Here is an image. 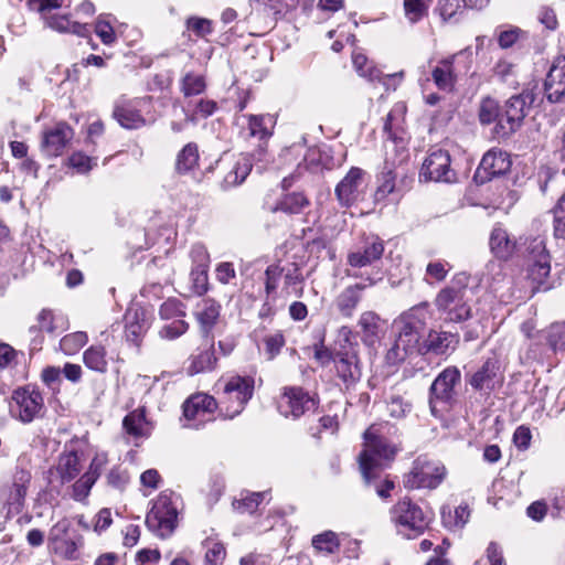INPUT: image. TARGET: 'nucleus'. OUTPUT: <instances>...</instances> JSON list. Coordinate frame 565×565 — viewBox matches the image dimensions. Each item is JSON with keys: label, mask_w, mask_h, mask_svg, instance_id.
I'll use <instances>...</instances> for the list:
<instances>
[{"label": "nucleus", "mask_w": 565, "mask_h": 565, "mask_svg": "<svg viewBox=\"0 0 565 565\" xmlns=\"http://www.w3.org/2000/svg\"><path fill=\"white\" fill-rule=\"evenodd\" d=\"M256 370L249 374L234 373L224 379L220 395V417L233 419L243 413L255 394Z\"/></svg>", "instance_id": "1"}, {"label": "nucleus", "mask_w": 565, "mask_h": 565, "mask_svg": "<svg viewBox=\"0 0 565 565\" xmlns=\"http://www.w3.org/2000/svg\"><path fill=\"white\" fill-rule=\"evenodd\" d=\"M398 162L385 159L382 171L377 174V186L375 200H385L393 193L407 192L414 182L413 173L409 172V154L406 149L398 152Z\"/></svg>", "instance_id": "2"}, {"label": "nucleus", "mask_w": 565, "mask_h": 565, "mask_svg": "<svg viewBox=\"0 0 565 565\" xmlns=\"http://www.w3.org/2000/svg\"><path fill=\"white\" fill-rule=\"evenodd\" d=\"M180 497L172 490L161 491L153 500L146 515L147 527L158 537H170L178 526Z\"/></svg>", "instance_id": "3"}, {"label": "nucleus", "mask_w": 565, "mask_h": 565, "mask_svg": "<svg viewBox=\"0 0 565 565\" xmlns=\"http://www.w3.org/2000/svg\"><path fill=\"white\" fill-rule=\"evenodd\" d=\"M461 383V372L457 366H447L433 381L428 392L430 413L440 417L450 412L457 403V387Z\"/></svg>", "instance_id": "4"}, {"label": "nucleus", "mask_w": 565, "mask_h": 565, "mask_svg": "<svg viewBox=\"0 0 565 565\" xmlns=\"http://www.w3.org/2000/svg\"><path fill=\"white\" fill-rule=\"evenodd\" d=\"M472 62V52L469 49L443 57L431 67V79L439 90L451 93L459 77L469 73Z\"/></svg>", "instance_id": "5"}, {"label": "nucleus", "mask_w": 565, "mask_h": 565, "mask_svg": "<svg viewBox=\"0 0 565 565\" xmlns=\"http://www.w3.org/2000/svg\"><path fill=\"white\" fill-rule=\"evenodd\" d=\"M319 406V394L300 385L284 386L277 404L279 414L294 420H298L310 413H317Z\"/></svg>", "instance_id": "6"}, {"label": "nucleus", "mask_w": 565, "mask_h": 565, "mask_svg": "<svg viewBox=\"0 0 565 565\" xmlns=\"http://www.w3.org/2000/svg\"><path fill=\"white\" fill-rule=\"evenodd\" d=\"M152 105V96H119L113 104L111 118L126 130H139L151 121L147 118Z\"/></svg>", "instance_id": "7"}, {"label": "nucleus", "mask_w": 565, "mask_h": 565, "mask_svg": "<svg viewBox=\"0 0 565 565\" xmlns=\"http://www.w3.org/2000/svg\"><path fill=\"white\" fill-rule=\"evenodd\" d=\"M446 477L447 469L443 462L420 455L413 461L409 471L404 473L403 486L407 490H435Z\"/></svg>", "instance_id": "8"}, {"label": "nucleus", "mask_w": 565, "mask_h": 565, "mask_svg": "<svg viewBox=\"0 0 565 565\" xmlns=\"http://www.w3.org/2000/svg\"><path fill=\"white\" fill-rule=\"evenodd\" d=\"M390 520L398 533L422 535L428 527L429 519L411 497L399 498L390 508Z\"/></svg>", "instance_id": "9"}, {"label": "nucleus", "mask_w": 565, "mask_h": 565, "mask_svg": "<svg viewBox=\"0 0 565 565\" xmlns=\"http://www.w3.org/2000/svg\"><path fill=\"white\" fill-rule=\"evenodd\" d=\"M466 295V284L458 285L454 281L437 292L434 305L445 321L460 323L471 318L472 311Z\"/></svg>", "instance_id": "10"}, {"label": "nucleus", "mask_w": 565, "mask_h": 565, "mask_svg": "<svg viewBox=\"0 0 565 565\" xmlns=\"http://www.w3.org/2000/svg\"><path fill=\"white\" fill-rule=\"evenodd\" d=\"M9 407L12 417L29 424L40 417L44 411V397L36 385L25 384L12 391Z\"/></svg>", "instance_id": "11"}, {"label": "nucleus", "mask_w": 565, "mask_h": 565, "mask_svg": "<svg viewBox=\"0 0 565 565\" xmlns=\"http://www.w3.org/2000/svg\"><path fill=\"white\" fill-rule=\"evenodd\" d=\"M72 523L67 518H62L54 523L47 535V548L50 553L63 561L74 562L81 558V548L84 546L82 535L70 537Z\"/></svg>", "instance_id": "12"}, {"label": "nucleus", "mask_w": 565, "mask_h": 565, "mask_svg": "<svg viewBox=\"0 0 565 565\" xmlns=\"http://www.w3.org/2000/svg\"><path fill=\"white\" fill-rule=\"evenodd\" d=\"M428 318L429 303L427 301L420 302L403 312L395 322L398 328L397 339L399 344L412 348L415 351L426 329Z\"/></svg>", "instance_id": "13"}, {"label": "nucleus", "mask_w": 565, "mask_h": 565, "mask_svg": "<svg viewBox=\"0 0 565 565\" xmlns=\"http://www.w3.org/2000/svg\"><path fill=\"white\" fill-rule=\"evenodd\" d=\"M252 169L253 163L250 158L247 154L239 153L231 159H217L204 170V174L217 171L221 177L220 188L223 191H228L241 185L249 175Z\"/></svg>", "instance_id": "14"}, {"label": "nucleus", "mask_w": 565, "mask_h": 565, "mask_svg": "<svg viewBox=\"0 0 565 565\" xmlns=\"http://www.w3.org/2000/svg\"><path fill=\"white\" fill-rule=\"evenodd\" d=\"M220 412L218 401L207 394L198 392L190 395L182 404V419L186 422L183 427L199 429L206 415Z\"/></svg>", "instance_id": "15"}, {"label": "nucleus", "mask_w": 565, "mask_h": 565, "mask_svg": "<svg viewBox=\"0 0 565 565\" xmlns=\"http://www.w3.org/2000/svg\"><path fill=\"white\" fill-rule=\"evenodd\" d=\"M419 178L424 181L451 183L456 181L457 173L451 168V157L447 150L431 149L425 158Z\"/></svg>", "instance_id": "16"}, {"label": "nucleus", "mask_w": 565, "mask_h": 565, "mask_svg": "<svg viewBox=\"0 0 565 565\" xmlns=\"http://www.w3.org/2000/svg\"><path fill=\"white\" fill-rule=\"evenodd\" d=\"M511 167L510 154L502 149L492 148L483 154L473 179L477 183L484 184L494 178L507 174Z\"/></svg>", "instance_id": "17"}, {"label": "nucleus", "mask_w": 565, "mask_h": 565, "mask_svg": "<svg viewBox=\"0 0 565 565\" xmlns=\"http://www.w3.org/2000/svg\"><path fill=\"white\" fill-rule=\"evenodd\" d=\"M535 96L532 90L523 89L520 94L511 96L505 103V125H500L502 132H516L531 105L534 103Z\"/></svg>", "instance_id": "18"}, {"label": "nucleus", "mask_w": 565, "mask_h": 565, "mask_svg": "<svg viewBox=\"0 0 565 565\" xmlns=\"http://www.w3.org/2000/svg\"><path fill=\"white\" fill-rule=\"evenodd\" d=\"M74 137V129L66 121H58L42 135L41 149L49 157H60Z\"/></svg>", "instance_id": "19"}, {"label": "nucleus", "mask_w": 565, "mask_h": 565, "mask_svg": "<svg viewBox=\"0 0 565 565\" xmlns=\"http://www.w3.org/2000/svg\"><path fill=\"white\" fill-rule=\"evenodd\" d=\"M222 305L211 297L202 298L195 306L193 316L202 338L214 339L213 330L221 318Z\"/></svg>", "instance_id": "20"}, {"label": "nucleus", "mask_w": 565, "mask_h": 565, "mask_svg": "<svg viewBox=\"0 0 565 565\" xmlns=\"http://www.w3.org/2000/svg\"><path fill=\"white\" fill-rule=\"evenodd\" d=\"M334 371L347 388L354 386L361 379L362 372L358 352L354 349L337 351Z\"/></svg>", "instance_id": "21"}, {"label": "nucleus", "mask_w": 565, "mask_h": 565, "mask_svg": "<svg viewBox=\"0 0 565 565\" xmlns=\"http://www.w3.org/2000/svg\"><path fill=\"white\" fill-rule=\"evenodd\" d=\"M364 448L361 452H366L370 457H379L388 461L394 460L398 448L381 434L380 426L371 425L364 433Z\"/></svg>", "instance_id": "22"}, {"label": "nucleus", "mask_w": 565, "mask_h": 565, "mask_svg": "<svg viewBox=\"0 0 565 565\" xmlns=\"http://www.w3.org/2000/svg\"><path fill=\"white\" fill-rule=\"evenodd\" d=\"M502 380L500 362L497 358L492 356L483 361L482 365L471 374L468 383L477 392L484 391L491 393Z\"/></svg>", "instance_id": "23"}, {"label": "nucleus", "mask_w": 565, "mask_h": 565, "mask_svg": "<svg viewBox=\"0 0 565 565\" xmlns=\"http://www.w3.org/2000/svg\"><path fill=\"white\" fill-rule=\"evenodd\" d=\"M206 341L200 345L186 360V374L194 376L201 373L213 372L217 367L218 359L215 353L214 339L204 338Z\"/></svg>", "instance_id": "24"}, {"label": "nucleus", "mask_w": 565, "mask_h": 565, "mask_svg": "<svg viewBox=\"0 0 565 565\" xmlns=\"http://www.w3.org/2000/svg\"><path fill=\"white\" fill-rule=\"evenodd\" d=\"M478 117L481 125L494 124L493 137L497 139H508L514 132H502L500 125H505V108L492 97H484L480 102Z\"/></svg>", "instance_id": "25"}, {"label": "nucleus", "mask_w": 565, "mask_h": 565, "mask_svg": "<svg viewBox=\"0 0 565 565\" xmlns=\"http://www.w3.org/2000/svg\"><path fill=\"white\" fill-rule=\"evenodd\" d=\"M384 250L383 239L379 236H371L365 239L361 248L348 254L347 264L353 268L371 266L382 258Z\"/></svg>", "instance_id": "26"}, {"label": "nucleus", "mask_w": 565, "mask_h": 565, "mask_svg": "<svg viewBox=\"0 0 565 565\" xmlns=\"http://www.w3.org/2000/svg\"><path fill=\"white\" fill-rule=\"evenodd\" d=\"M364 174L361 168L352 167L337 184L334 193L341 206L350 207L358 201L359 186Z\"/></svg>", "instance_id": "27"}, {"label": "nucleus", "mask_w": 565, "mask_h": 565, "mask_svg": "<svg viewBox=\"0 0 565 565\" xmlns=\"http://www.w3.org/2000/svg\"><path fill=\"white\" fill-rule=\"evenodd\" d=\"M544 92L552 103L559 102L565 95V55L554 58L544 82Z\"/></svg>", "instance_id": "28"}, {"label": "nucleus", "mask_w": 565, "mask_h": 565, "mask_svg": "<svg viewBox=\"0 0 565 565\" xmlns=\"http://www.w3.org/2000/svg\"><path fill=\"white\" fill-rule=\"evenodd\" d=\"M124 319L126 341L139 349L143 337L149 329L146 311L141 307L129 308L126 311Z\"/></svg>", "instance_id": "29"}, {"label": "nucleus", "mask_w": 565, "mask_h": 565, "mask_svg": "<svg viewBox=\"0 0 565 565\" xmlns=\"http://www.w3.org/2000/svg\"><path fill=\"white\" fill-rule=\"evenodd\" d=\"M146 278L142 295L157 289L161 291L163 285L172 282V268L168 262L156 257L146 266Z\"/></svg>", "instance_id": "30"}, {"label": "nucleus", "mask_w": 565, "mask_h": 565, "mask_svg": "<svg viewBox=\"0 0 565 565\" xmlns=\"http://www.w3.org/2000/svg\"><path fill=\"white\" fill-rule=\"evenodd\" d=\"M53 471L56 472L61 486L73 481L82 471L78 451L73 449L61 452L56 466L50 469V473Z\"/></svg>", "instance_id": "31"}, {"label": "nucleus", "mask_w": 565, "mask_h": 565, "mask_svg": "<svg viewBox=\"0 0 565 565\" xmlns=\"http://www.w3.org/2000/svg\"><path fill=\"white\" fill-rule=\"evenodd\" d=\"M361 341L366 347H374L383 332V320L375 311H364L358 320Z\"/></svg>", "instance_id": "32"}, {"label": "nucleus", "mask_w": 565, "mask_h": 565, "mask_svg": "<svg viewBox=\"0 0 565 565\" xmlns=\"http://www.w3.org/2000/svg\"><path fill=\"white\" fill-rule=\"evenodd\" d=\"M489 246L498 259L509 260L515 253L516 242L510 237L502 224L498 223L490 233Z\"/></svg>", "instance_id": "33"}, {"label": "nucleus", "mask_w": 565, "mask_h": 565, "mask_svg": "<svg viewBox=\"0 0 565 565\" xmlns=\"http://www.w3.org/2000/svg\"><path fill=\"white\" fill-rule=\"evenodd\" d=\"M526 278L531 282V292L534 295L541 290L551 289L547 282L551 273V257L527 262Z\"/></svg>", "instance_id": "34"}, {"label": "nucleus", "mask_w": 565, "mask_h": 565, "mask_svg": "<svg viewBox=\"0 0 565 565\" xmlns=\"http://www.w3.org/2000/svg\"><path fill=\"white\" fill-rule=\"evenodd\" d=\"M365 285L356 282L347 286L335 298V307L343 318H352L362 300Z\"/></svg>", "instance_id": "35"}, {"label": "nucleus", "mask_w": 565, "mask_h": 565, "mask_svg": "<svg viewBox=\"0 0 565 565\" xmlns=\"http://www.w3.org/2000/svg\"><path fill=\"white\" fill-rule=\"evenodd\" d=\"M200 148L194 141L185 143L175 156L174 172L179 175L193 173L200 167Z\"/></svg>", "instance_id": "36"}, {"label": "nucleus", "mask_w": 565, "mask_h": 565, "mask_svg": "<svg viewBox=\"0 0 565 565\" xmlns=\"http://www.w3.org/2000/svg\"><path fill=\"white\" fill-rule=\"evenodd\" d=\"M42 15L46 26L56 32L72 33L78 36H87L89 34L88 25L72 21L70 14H47L45 12Z\"/></svg>", "instance_id": "37"}, {"label": "nucleus", "mask_w": 565, "mask_h": 565, "mask_svg": "<svg viewBox=\"0 0 565 565\" xmlns=\"http://www.w3.org/2000/svg\"><path fill=\"white\" fill-rule=\"evenodd\" d=\"M311 205L309 196L303 191H292L282 194L276 202L274 212H281L288 215L303 213Z\"/></svg>", "instance_id": "38"}, {"label": "nucleus", "mask_w": 565, "mask_h": 565, "mask_svg": "<svg viewBox=\"0 0 565 565\" xmlns=\"http://www.w3.org/2000/svg\"><path fill=\"white\" fill-rule=\"evenodd\" d=\"M28 491L14 487L9 486L4 487L0 491V500L3 504V508L7 510V518L20 514L25 505V498Z\"/></svg>", "instance_id": "39"}, {"label": "nucleus", "mask_w": 565, "mask_h": 565, "mask_svg": "<svg viewBox=\"0 0 565 565\" xmlns=\"http://www.w3.org/2000/svg\"><path fill=\"white\" fill-rule=\"evenodd\" d=\"M99 466L93 460L88 470L82 475L72 486V497L76 501H84L88 498L90 490L99 478Z\"/></svg>", "instance_id": "40"}, {"label": "nucleus", "mask_w": 565, "mask_h": 565, "mask_svg": "<svg viewBox=\"0 0 565 565\" xmlns=\"http://www.w3.org/2000/svg\"><path fill=\"white\" fill-rule=\"evenodd\" d=\"M84 365L96 373L104 374L108 370L107 350L105 345L92 344L83 352Z\"/></svg>", "instance_id": "41"}, {"label": "nucleus", "mask_w": 565, "mask_h": 565, "mask_svg": "<svg viewBox=\"0 0 565 565\" xmlns=\"http://www.w3.org/2000/svg\"><path fill=\"white\" fill-rule=\"evenodd\" d=\"M340 430V420L337 414H324L320 416L317 423L306 425V433L316 440H321L323 433L337 435Z\"/></svg>", "instance_id": "42"}, {"label": "nucleus", "mask_w": 565, "mask_h": 565, "mask_svg": "<svg viewBox=\"0 0 565 565\" xmlns=\"http://www.w3.org/2000/svg\"><path fill=\"white\" fill-rule=\"evenodd\" d=\"M358 460L365 486H370L377 482L382 477L388 476L384 472L381 462L376 458L370 457L366 452H360Z\"/></svg>", "instance_id": "43"}, {"label": "nucleus", "mask_w": 565, "mask_h": 565, "mask_svg": "<svg viewBox=\"0 0 565 565\" xmlns=\"http://www.w3.org/2000/svg\"><path fill=\"white\" fill-rule=\"evenodd\" d=\"M311 546L316 554L333 555L340 551L341 541L335 532L327 530L312 536Z\"/></svg>", "instance_id": "44"}, {"label": "nucleus", "mask_w": 565, "mask_h": 565, "mask_svg": "<svg viewBox=\"0 0 565 565\" xmlns=\"http://www.w3.org/2000/svg\"><path fill=\"white\" fill-rule=\"evenodd\" d=\"M147 419L145 408H137L129 412L122 419L124 430L134 438L147 437L149 433L146 429Z\"/></svg>", "instance_id": "45"}, {"label": "nucleus", "mask_w": 565, "mask_h": 565, "mask_svg": "<svg viewBox=\"0 0 565 565\" xmlns=\"http://www.w3.org/2000/svg\"><path fill=\"white\" fill-rule=\"evenodd\" d=\"M184 25L185 30L183 35L188 36L189 40H192V35H194L196 39L209 41L207 36L214 32L213 21L206 18L196 15L189 17Z\"/></svg>", "instance_id": "46"}, {"label": "nucleus", "mask_w": 565, "mask_h": 565, "mask_svg": "<svg viewBox=\"0 0 565 565\" xmlns=\"http://www.w3.org/2000/svg\"><path fill=\"white\" fill-rule=\"evenodd\" d=\"M433 0H403L405 19L411 24H416L428 18Z\"/></svg>", "instance_id": "47"}, {"label": "nucleus", "mask_w": 565, "mask_h": 565, "mask_svg": "<svg viewBox=\"0 0 565 565\" xmlns=\"http://www.w3.org/2000/svg\"><path fill=\"white\" fill-rule=\"evenodd\" d=\"M471 510L467 503L459 504L454 511H441L443 524L448 529H461L470 519Z\"/></svg>", "instance_id": "48"}, {"label": "nucleus", "mask_w": 565, "mask_h": 565, "mask_svg": "<svg viewBox=\"0 0 565 565\" xmlns=\"http://www.w3.org/2000/svg\"><path fill=\"white\" fill-rule=\"evenodd\" d=\"M285 268L280 263H274L266 267L264 273V292L268 298H277V289L282 278Z\"/></svg>", "instance_id": "49"}, {"label": "nucleus", "mask_w": 565, "mask_h": 565, "mask_svg": "<svg viewBox=\"0 0 565 565\" xmlns=\"http://www.w3.org/2000/svg\"><path fill=\"white\" fill-rule=\"evenodd\" d=\"M284 289L289 294V289H294L296 297L301 298L303 296V281L305 277L301 273V268L297 263H291L290 266L285 269L282 274Z\"/></svg>", "instance_id": "50"}, {"label": "nucleus", "mask_w": 565, "mask_h": 565, "mask_svg": "<svg viewBox=\"0 0 565 565\" xmlns=\"http://www.w3.org/2000/svg\"><path fill=\"white\" fill-rule=\"evenodd\" d=\"M263 345L266 359L268 361L275 360L286 345V337L282 330H275L263 337Z\"/></svg>", "instance_id": "51"}, {"label": "nucleus", "mask_w": 565, "mask_h": 565, "mask_svg": "<svg viewBox=\"0 0 565 565\" xmlns=\"http://www.w3.org/2000/svg\"><path fill=\"white\" fill-rule=\"evenodd\" d=\"M206 89L205 77L192 72L186 73L180 82V90L184 97L203 94Z\"/></svg>", "instance_id": "52"}, {"label": "nucleus", "mask_w": 565, "mask_h": 565, "mask_svg": "<svg viewBox=\"0 0 565 565\" xmlns=\"http://www.w3.org/2000/svg\"><path fill=\"white\" fill-rule=\"evenodd\" d=\"M451 338H454V334L450 332L430 330L425 340V347L429 352L444 354L449 349Z\"/></svg>", "instance_id": "53"}, {"label": "nucleus", "mask_w": 565, "mask_h": 565, "mask_svg": "<svg viewBox=\"0 0 565 565\" xmlns=\"http://www.w3.org/2000/svg\"><path fill=\"white\" fill-rule=\"evenodd\" d=\"M88 342V335L84 331L65 334L60 340V349L66 355L76 354Z\"/></svg>", "instance_id": "54"}, {"label": "nucleus", "mask_w": 565, "mask_h": 565, "mask_svg": "<svg viewBox=\"0 0 565 565\" xmlns=\"http://www.w3.org/2000/svg\"><path fill=\"white\" fill-rule=\"evenodd\" d=\"M106 482L108 487L115 490L120 492L125 491L130 482L129 470L124 468L121 465L111 467L106 475Z\"/></svg>", "instance_id": "55"}, {"label": "nucleus", "mask_w": 565, "mask_h": 565, "mask_svg": "<svg viewBox=\"0 0 565 565\" xmlns=\"http://www.w3.org/2000/svg\"><path fill=\"white\" fill-rule=\"evenodd\" d=\"M66 166L72 168L79 174L88 173L95 166H97L96 158L89 157L83 151H74L66 161Z\"/></svg>", "instance_id": "56"}, {"label": "nucleus", "mask_w": 565, "mask_h": 565, "mask_svg": "<svg viewBox=\"0 0 565 565\" xmlns=\"http://www.w3.org/2000/svg\"><path fill=\"white\" fill-rule=\"evenodd\" d=\"M185 305L178 298L171 297L163 301L159 308V316L163 320L185 317Z\"/></svg>", "instance_id": "57"}, {"label": "nucleus", "mask_w": 565, "mask_h": 565, "mask_svg": "<svg viewBox=\"0 0 565 565\" xmlns=\"http://www.w3.org/2000/svg\"><path fill=\"white\" fill-rule=\"evenodd\" d=\"M265 499V492H253L233 502L234 509L241 514H254Z\"/></svg>", "instance_id": "58"}, {"label": "nucleus", "mask_w": 565, "mask_h": 565, "mask_svg": "<svg viewBox=\"0 0 565 565\" xmlns=\"http://www.w3.org/2000/svg\"><path fill=\"white\" fill-rule=\"evenodd\" d=\"M525 246V257L527 262L541 259L543 256L551 257L546 249L545 239L542 236L526 238Z\"/></svg>", "instance_id": "59"}, {"label": "nucleus", "mask_w": 565, "mask_h": 565, "mask_svg": "<svg viewBox=\"0 0 565 565\" xmlns=\"http://www.w3.org/2000/svg\"><path fill=\"white\" fill-rule=\"evenodd\" d=\"M226 557V548L223 543L209 541L204 555V565H222Z\"/></svg>", "instance_id": "60"}, {"label": "nucleus", "mask_w": 565, "mask_h": 565, "mask_svg": "<svg viewBox=\"0 0 565 565\" xmlns=\"http://www.w3.org/2000/svg\"><path fill=\"white\" fill-rule=\"evenodd\" d=\"M57 317L54 311L43 308L36 316V328L42 329L47 334H55L58 331Z\"/></svg>", "instance_id": "61"}, {"label": "nucleus", "mask_w": 565, "mask_h": 565, "mask_svg": "<svg viewBox=\"0 0 565 565\" xmlns=\"http://www.w3.org/2000/svg\"><path fill=\"white\" fill-rule=\"evenodd\" d=\"M267 117L264 115H249L248 116V129L253 137H257L259 140H266L271 136V131L266 125Z\"/></svg>", "instance_id": "62"}, {"label": "nucleus", "mask_w": 565, "mask_h": 565, "mask_svg": "<svg viewBox=\"0 0 565 565\" xmlns=\"http://www.w3.org/2000/svg\"><path fill=\"white\" fill-rule=\"evenodd\" d=\"M95 33L105 45H111L116 42L117 36L114 26L103 15L98 17L95 22Z\"/></svg>", "instance_id": "63"}, {"label": "nucleus", "mask_w": 565, "mask_h": 565, "mask_svg": "<svg viewBox=\"0 0 565 565\" xmlns=\"http://www.w3.org/2000/svg\"><path fill=\"white\" fill-rule=\"evenodd\" d=\"M554 235L556 238H565V193L554 207Z\"/></svg>", "instance_id": "64"}]
</instances>
